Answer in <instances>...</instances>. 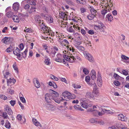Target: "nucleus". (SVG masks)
Wrapping results in <instances>:
<instances>
[{"mask_svg":"<svg viewBox=\"0 0 129 129\" xmlns=\"http://www.w3.org/2000/svg\"><path fill=\"white\" fill-rule=\"evenodd\" d=\"M63 56L66 61H67L71 63L74 62L76 59L79 60H81L80 58L77 56L76 54L75 53H73L72 54H71L68 55H67V53H65Z\"/></svg>","mask_w":129,"mask_h":129,"instance_id":"f257e3e1","label":"nucleus"},{"mask_svg":"<svg viewBox=\"0 0 129 129\" xmlns=\"http://www.w3.org/2000/svg\"><path fill=\"white\" fill-rule=\"evenodd\" d=\"M50 91L52 92L51 93H46L45 94V100L48 102H50L51 101L53 100L54 97H57L59 96V94L57 92L53 90L50 89Z\"/></svg>","mask_w":129,"mask_h":129,"instance_id":"f03ea898","label":"nucleus"},{"mask_svg":"<svg viewBox=\"0 0 129 129\" xmlns=\"http://www.w3.org/2000/svg\"><path fill=\"white\" fill-rule=\"evenodd\" d=\"M41 29L42 30L46 35H48L51 36H54V33L51 30L50 28L45 26V25H41Z\"/></svg>","mask_w":129,"mask_h":129,"instance_id":"7ed1b4c3","label":"nucleus"},{"mask_svg":"<svg viewBox=\"0 0 129 129\" xmlns=\"http://www.w3.org/2000/svg\"><path fill=\"white\" fill-rule=\"evenodd\" d=\"M61 98L62 100L69 101L70 99H74V97L70 92L66 91L62 93V96Z\"/></svg>","mask_w":129,"mask_h":129,"instance_id":"20e7f679","label":"nucleus"},{"mask_svg":"<svg viewBox=\"0 0 129 129\" xmlns=\"http://www.w3.org/2000/svg\"><path fill=\"white\" fill-rule=\"evenodd\" d=\"M92 82V83L91 84L90 83V85H93L95 86V87L94 88L92 93L94 94V96H98L99 95V90L97 89L96 85L94 81H93Z\"/></svg>","mask_w":129,"mask_h":129,"instance_id":"39448f33","label":"nucleus"},{"mask_svg":"<svg viewBox=\"0 0 129 129\" xmlns=\"http://www.w3.org/2000/svg\"><path fill=\"white\" fill-rule=\"evenodd\" d=\"M83 53L85 58L89 62H94V60L93 56L88 52L86 51H84Z\"/></svg>","mask_w":129,"mask_h":129,"instance_id":"423d86ee","label":"nucleus"},{"mask_svg":"<svg viewBox=\"0 0 129 129\" xmlns=\"http://www.w3.org/2000/svg\"><path fill=\"white\" fill-rule=\"evenodd\" d=\"M13 53L14 55L17 56V57L19 59H21L20 58L21 56V50H20L17 47H15L14 48Z\"/></svg>","mask_w":129,"mask_h":129,"instance_id":"0eeeda50","label":"nucleus"},{"mask_svg":"<svg viewBox=\"0 0 129 129\" xmlns=\"http://www.w3.org/2000/svg\"><path fill=\"white\" fill-rule=\"evenodd\" d=\"M12 41V39L11 38L5 37L2 40V42L4 43L7 44H9L11 43Z\"/></svg>","mask_w":129,"mask_h":129,"instance_id":"6e6552de","label":"nucleus"},{"mask_svg":"<svg viewBox=\"0 0 129 129\" xmlns=\"http://www.w3.org/2000/svg\"><path fill=\"white\" fill-rule=\"evenodd\" d=\"M94 27L98 28L99 30L103 31L105 27L102 23L101 22H98V24L94 25Z\"/></svg>","mask_w":129,"mask_h":129,"instance_id":"1a4fd4ad","label":"nucleus"},{"mask_svg":"<svg viewBox=\"0 0 129 129\" xmlns=\"http://www.w3.org/2000/svg\"><path fill=\"white\" fill-rule=\"evenodd\" d=\"M44 18L46 19L47 22L48 23H51L53 21L52 17L49 15H45L44 16Z\"/></svg>","mask_w":129,"mask_h":129,"instance_id":"9d476101","label":"nucleus"},{"mask_svg":"<svg viewBox=\"0 0 129 129\" xmlns=\"http://www.w3.org/2000/svg\"><path fill=\"white\" fill-rule=\"evenodd\" d=\"M97 82L98 86L101 87L102 84V78L101 75L98 73V74Z\"/></svg>","mask_w":129,"mask_h":129,"instance_id":"9b49d317","label":"nucleus"},{"mask_svg":"<svg viewBox=\"0 0 129 129\" xmlns=\"http://www.w3.org/2000/svg\"><path fill=\"white\" fill-rule=\"evenodd\" d=\"M59 16L61 18L63 19V20H68L67 19L68 15L64 12H60L59 13Z\"/></svg>","mask_w":129,"mask_h":129,"instance_id":"f8f14e48","label":"nucleus"},{"mask_svg":"<svg viewBox=\"0 0 129 129\" xmlns=\"http://www.w3.org/2000/svg\"><path fill=\"white\" fill-rule=\"evenodd\" d=\"M35 20L37 22L40 24L41 28V25H44L43 22H41L42 21L41 20V17L39 15H37L35 17Z\"/></svg>","mask_w":129,"mask_h":129,"instance_id":"ddd939ff","label":"nucleus"},{"mask_svg":"<svg viewBox=\"0 0 129 129\" xmlns=\"http://www.w3.org/2000/svg\"><path fill=\"white\" fill-rule=\"evenodd\" d=\"M118 118L119 120L122 121H126L127 120V117L121 114H119L118 115Z\"/></svg>","mask_w":129,"mask_h":129,"instance_id":"4468645a","label":"nucleus"},{"mask_svg":"<svg viewBox=\"0 0 129 129\" xmlns=\"http://www.w3.org/2000/svg\"><path fill=\"white\" fill-rule=\"evenodd\" d=\"M85 96L88 99H92L93 100L94 99V96L93 93L89 91H88L86 92Z\"/></svg>","mask_w":129,"mask_h":129,"instance_id":"2eb2a0df","label":"nucleus"},{"mask_svg":"<svg viewBox=\"0 0 129 129\" xmlns=\"http://www.w3.org/2000/svg\"><path fill=\"white\" fill-rule=\"evenodd\" d=\"M5 110L8 113L9 115H11L13 114V112L11 109L10 107L7 105H6L5 106Z\"/></svg>","mask_w":129,"mask_h":129,"instance_id":"dca6fc26","label":"nucleus"},{"mask_svg":"<svg viewBox=\"0 0 129 129\" xmlns=\"http://www.w3.org/2000/svg\"><path fill=\"white\" fill-rule=\"evenodd\" d=\"M33 83L35 86L37 88H39L40 86V85L37 78H35L33 79Z\"/></svg>","mask_w":129,"mask_h":129,"instance_id":"f3484780","label":"nucleus"},{"mask_svg":"<svg viewBox=\"0 0 129 129\" xmlns=\"http://www.w3.org/2000/svg\"><path fill=\"white\" fill-rule=\"evenodd\" d=\"M45 59L44 61V63L46 65H49L51 63L50 59L46 56H45Z\"/></svg>","mask_w":129,"mask_h":129,"instance_id":"a211bd4d","label":"nucleus"},{"mask_svg":"<svg viewBox=\"0 0 129 129\" xmlns=\"http://www.w3.org/2000/svg\"><path fill=\"white\" fill-rule=\"evenodd\" d=\"M121 58L122 60L126 63H129V58L124 55H121Z\"/></svg>","mask_w":129,"mask_h":129,"instance_id":"6ab92c4d","label":"nucleus"},{"mask_svg":"<svg viewBox=\"0 0 129 129\" xmlns=\"http://www.w3.org/2000/svg\"><path fill=\"white\" fill-rule=\"evenodd\" d=\"M67 49L68 51H69L71 53L72 52H76V49H74L73 47L71 46L67 45L66 46Z\"/></svg>","mask_w":129,"mask_h":129,"instance_id":"aec40b11","label":"nucleus"},{"mask_svg":"<svg viewBox=\"0 0 129 129\" xmlns=\"http://www.w3.org/2000/svg\"><path fill=\"white\" fill-rule=\"evenodd\" d=\"M32 121L34 125L37 126H39L40 127H42V126L40 123L39 122H38L37 120L35 118H33L32 119Z\"/></svg>","mask_w":129,"mask_h":129,"instance_id":"412c9836","label":"nucleus"},{"mask_svg":"<svg viewBox=\"0 0 129 129\" xmlns=\"http://www.w3.org/2000/svg\"><path fill=\"white\" fill-rule=\"evenodd\" d=\"M64 37H61L59 39H58V41L60 43V44L62 46L64 45V46H66V45L65 44V39H63Z\"/></svg>","mask_w":129,"mask_h":129,"instance_id":"4be33fe9","label":"nucleus"},{"mask_svg":"<svg viewBox=\"0 0 129 129\" xmlns=\"http://www.w3.org/2000/svg\"><path fill=\"white\" fill-rule=\"evenodd\" d=\"M91 78L92 80H94L96 79V74L95 71L92 70H91Z\"/></svg>","mask_w":129,"mask_h":129,"instance_id":"5701e85b","label":"nucleus"},{"mask_svg":"<svg viewBox=\"0 0 129 129\" xmlns=\"http://www.w3.org/2000/svg\"><path fill=\"white\" fill-rule=\"evenodd\" d=\"M46 106L47 109L49 110L53 111L55 109L54 106L52 105L48 104Z\"/></svg>","mask_w":129,"mask_h":129,"instance_id":"b1692460","label":"nucleus"},{"mask_svg":"<svg viewBox=\"0 0 129 129\" xmlns=\"http://www.w3.org/2000/svg\"><path fill=\"white\" fill-rule=\"evenodd\" d=\"M106 20L108 19L109 21L111 22L113 20V18L112 15L111 14H108L106 16Z\"/></svg>","mask_w":129,"mask_h":129,"instance_id":"393cba45","label":"nucleus"},{"mask_svg":"<svg viewBox=\"0 0 129 129\" xmlns=\"http://www.w3.org/2000/svg\"><path fill=\"white\" fill-rule=\"evenodd\" d=\"M19 7V4L18 3L16 2L13 5V8L15 11H17Z\"/></svg>","mask_w":129,"mask_h":129,"instance_id":"a878e982","label":"nucleus"},{"mask_svg":"<svg viewBox=\"0 0 129 129\" xmlns=\"http://www.w3.org/2000/svg\"><path fill=\"white\" fill-rule=\"evenodd\" d=\"M16 80L13 78L11 79L10 78L7 80V83L8 86L10 84L13 83L14 84L16 82Z\"/></svg>","mask_w":129,"mask_h":129,"instance_id":"bb28decb","label":"nucleus"},{"mask_svg":"<svg viewBox=\"0 0 129 129\" xmlns=\"http://www.w3.org/2000/svg\"><path fill=\"white\" fill-rule=\"evenodd\" d=\"M61 55L60 54H58L57 55V58L55 59V60L58 62H60L61 61Z\"/></svg>","mask_w":129,"mask_h":129,"instance_id":"cd10ccee","label":"nucleus"},{"mask_svg":"<svg viewBox=\"0 0 129 129\" xmlns=\"http://www.w3.org/2000/svg\"><path fill=\"white\" fill-rule=\"evenodd\" d=\"M36 9V8L35 7H31L30 8L28 11V13L31 14L33 12H35Z\"/></svg>","mask_w":129,"mask_h":129,"instance_id":"c85d7f7f","label":"nucleus"},{"mask_svg":"<svg viewBox=\"0 0 129 129\" xmlns=\"http://www.w3.org/2000/svg\"><path fill=\"white\" fill-rule=\"evenodd\" d=\"M13 67L14 68V70L15 71V72L17 74H18V68L16 66V64L15 62L13 64Z\"/></svg>","mask_w":129,"mask_h":129,"instance_id":"c756f323","label":"nucleus"},{"mask_svg":"<svg viewBox=\"0 0 129 129\" xmlns=\"http://www.w3.org/2000/svg\"><path fill=\"white\" fill-rule=\"evenodd\" d=\"M3 73L4 74V77L5 78H7L9 76L10 73L9 72L7 71H3Z\"/></svg>","mask_w":129,"mask_h":129,"instance_id":"7c9ffc66","label":"nucleus"},{"mask_svg":"<svg viewBox=\"0 0 129 129\" xmlns=\"http://www.w3.org/2000/svg\"><path fill=\"white\" fill-rule=\"evenodd\" d=\"M74 107L75 110H80L81 111H82L83 110L80 106L78 105H75L74 106Z\"/></svg>","mask_w":129,"mask_h":129,"instance_id":"2f4dec72","label":"nucleus"},{"mask_svg":"<svg viewBox=\"0 0 129 129\" xmlns=\"http://www.w3.org/2000/svg\"><path fill=\"white\" fill-rule=\"evenodd\" d=\"M80 105L82 107L84 108H86L88 107V104L84 102L81 103Z\"/></svg>","mask_w":129,"mask_h":129,"instance_id":"473e14b6","label":"nucleus"},{"mask_svg":"<svg viewBox=\"0 0 129 129\" xmlns=\"http://www.w3.org/2000/svg\"><path fill=\"white\" fill-rule=\"evenodd\" d=\"M96 15V14L95 15L92 14H90L87 16V18L89 20H92L95 16V15Z\"/></svg>","mask_w":129,"mask_h":129,"instance_id":"72a5a7b5","label":"nucleus"},{"mask_svg":"<svg viewBox=\"0 0 129 129\" xmlns=\"http://www.w3.org/2000/svg\"><path fill=\"white\" fill-rule=\"evenodd\" d=\"M13 21L15 22H18L19 21V19L17 15H14L13 16Z\"/></svg>","mask_w":129,"mask_h":129,"instance_id":"f704fd0d","label":"nucleus"},{"mask_svg":"<svg viewBox=\"0 0 129 129\" xmlns=\"http://www.w3.org/2000/svg\"><path fill=\"white\" fill-rule=\"evenodd\" d=\"M28 3L29 4L35 6L36 5L35 0H28Z\"/></svg>","mask_w":129,"mask_h":129,"instance_id":"c9c22d12","label":"nucleus"},{"mask_svg":"<svg viewBox=\"0 0 129 129\" xmlns=\"http://www.w3.org/2000/svg\"><path fill=\"white\" fill-rule=\"evenodd\" d=\"M5 126L7 128H10L11 127L10 123L8 120L6 121Z\"/></svg>","mask_w":129,"mask_h":129,"instance_id":"e433bc0d","label":"nucleus"},{"mask_svg":"<svg viewBox=\"0 0 129 129\" xmlns=\"http://www.w3.org/2000/svg\"><path fill=\"white\" fill-rule=\"evenodd\" d=\"M90 7L91 8L90 11L91 14L95 15V14L97 12L96 10H95L94 8H93L91 6Z\"/></svg>","mask_w":129,"mask_h":129,"instance_id":"4c0bfd02","label":"nucleus"},{"mask_svg":"<svg viewBox=\"0 0 129 129\" xmlns=\"http://www.w3.org/2000/svg\"><path fill=\"white\" fill-rule=\"evenodd\" d=\"M42 46L46 50V51L48 54H50V52L48 50V47L45 44H43Z\"/></svg>","mask_w":129,"mask_h":129,"instance_id":"58836bf2","label":"nucleus"},{"mask_svg":"<svg viewBox=\"0 0 129 129\" xmlns=\"http://www.w3.org/2000/svg\"><path fill=\"white\" fill-rule=\"evenodd\" d=\"M13 14V13L11 11H9L7 13V16L9 18H11Z\"/></svg>","mask_w":129,"mask_h":129,"instance_id":"ea45409f","label":"nucleus"},{"mask_svg":"<svg viewBox=\"0 0 129 129\" xmlns=\"http://www.w3.org/2000/svg\"><path fill=\"white\" fill-rule=\"evenodd\" d=\"M77 2L78 3L81 4H85L86 3L85 0H76Z\"/></svg>","mask_w":129,"mask_h":129,"instance_id":"a19ab883","label":"nucleus"},{"mask_svg":"<svg viewBox=\"0 0 129 129\" xmlns=\"http://www.w3.org/2000/svg\"><path fill=\"white\" fill-rule=\"evenodd\" d=\"M24 31L25 32L31 33L33 32V30L30 28H27V27H26L25 29L24 30Z\"/></svg>","mask_w":129,"mask_h":129,"instance_id":"79ce46f5","label":"nucleus"},{"mask_svg":"<svg viewBox=\"0 0 129 129\" xmlns=\"http://www.w3.org/2000/svg\"><path fill=\"white\" fill-rule=\"evenodd\" d=\"M27 50L26 49L22 53V56L23 57L25 58L26 57V53L27 52Z\"/></svg>","mask_w":129,"mask_h":129,"instance_id":"37998d69","label":"nucleus"},{"mask_svg":"<svg viewBox=\"0 0 129 129\" xmlns=\"http://www.w3.org/2000/svg\"><path fill=\"white\" fill-rule=\"evenodd\" d=\"M56 53V51H55L54 50L52 49L51 50V51L50 52V54H50L53 57H54L55 55V54Z\"/></svg>","mask_w":129,"mask_h":129,"instance_id":"c03bdc74","label":"nucleus"},{"mask_svg":"<svg viewBox=\"0 0 129 129\" xmlns=\"http://www.w3.org/2000/svg\"><path fill=\"white\" fill-rule=\"evenodd\" d=\"M66 2L67 4L70 5L71 6L74 5V3L72 0H66Z\"/></svg>","mask_w":129,"mask_h":129,"instance_id":"a18cd8bd","label":"nucleus"},{"mask_svg":"<svg viewBox=\"0 0 129 129\" xmlns=\"http://www.w3.org/2000/svg\"><path fill=\"white\" fill-rule=\"evenodd\" d=\"M50 77L52 79L55 81H57L58 80V78L57 77H55L53 75H51Z\"/></svg>","mask_w":129,"mask_h":129,"instance_id":"49530a36","label":"nucleus"},{"mask_svg":"<svg viewBox=\"0 0 129 129\" xmlns=\"http://www.w3.org/2000/svg\"><path fill=\"white\" fill-rule=\"evenodd\" d=\"M77 48L79 50L84 51L85 50L84 48L81 46H78L77 47Z\"/></svg>","mask_w":129,"mask_h":129,"instance_id":"de8ad7c7","label":"nucleus"},{"mask_svg":"<svg viewBox=\"0 0 129 129\" xmlns=\"http://www.w3.org/2000/svg\"><path fill=\"white\" fill-rule=\"evenodd\" d=\"M122 72L123 74L125 76L128 75V71H127L126 70H123L122 71Z\"/></svg>","mask_w":129,"mask_h":129,"instance_id":"09e8293b","label":"nucleus"},{"mask_svg":"<svg viewBox=\"0 0 129 129\" xmlns=\"http://www.w3.org/2000/svg\"><path fill=\"white\" fill-rule=\"evenodd\" d=\"M89 122L91 123H96V119L94 118H91L89 120Z\"/></svg>","mask_w":129,"mask_h":129,"instance_id":"8fccbe9b","label":"nucleus"},{"mask_svg":"<svg viewBox=\"0 0 129 129\" xmlns=\"http://www.w3.org/2000/svg\"><path fill=\"white\" fill-rule=\"evenodd\" d=\"M72 86L74 88H79L81 87V86L80 85H78L76 84H73Z\"/></svg>","mask_w":129,"mask_h":129,"instance_id":"3c124183","label":"nucleus"},{"mask_svg":"<svg viewBox=\"0 0 129 129\" xmlns=\"http://www.w3.org/2000/svg\"><path fill=\"white\" fill-rule=\"evenodd\" d=\"M3 116L4 117V119H7L8 118V116L7 115V114L6 112H4L3 113Z\"/></svg>","mask_w":129,"mask_h":129,"instance_id":"603ef678","label":"nucleus"},{"mask_svg":"<svg viewBox=\"0 0 129 129\" xmlns=\"http://www.w3.org/2000/svg\"><path fill=\"white\" fill-rule=\"evenodd\" d=\"M104 111V112H105L107 114H110L112 113V112L110 110H107L106 109H103V110Z\"/></svg>","mask_w":129,"mask_h":129,"instance_id":"864d4df0","label":"nucleus"},{"mask_svg":"<svg viewBox=\"0 0 129 129\" xmlns=\"http://www.w3.org/2000/svg\"><path fill=\"white\" fill-rule=\"evenodd\" d=\"M83 72L86 75L88 74L89 73L88 70L86 68H84L83 69Z\"/></svg>","mask_w":129,"mask_h":129,"instance_id":"5fc2aeb1","label":"nucleus"},{"mask_svg":"<svg viewBox=\"0 0 129 129\" xmlns=\"http://www.w3.org/2000/svg\"><path fill=\"white\" fill-rule=\"evenodd\" d=\"M104 123V122L102 120L97 121L96 123V124H99L100 125H103Z\"/></svg>","mask_w":129,"mask_h":129,"instance_id":"6e6d98bb","label":"nucleus"},{"mask_svg":"<svg viewBox=\"0 0 129 129\" xmlns=\"http://www.w3.org/2000/svg\"><path fill=\"white\" fill-rule=\"evenodd\" d=\"M114 84L116 86H119L120 84V83L118 81H115L114 82Z\"/></svg>","mask_w":129,"mask_h":129,"instance_id":"4d7b16f0","label":"nucleus"},{"mask_svg":"<svg viewBox=\"0 0 129 129\" xmlns=\"http://www.w3.org/2000/svg\"><path fill=\"white\" fill-rule=\"evenodd\" d=\"M90 80V77L89 76H87L85 78V80L86 82H89Z\"/></svg>","mask_w":129,"mask_h":129,"instance_id":"13d9d810","label":"nucleus"},{"mask_svg":"<svg viewBox=\"0 0 129 129\" xmlns=\"http://www.w3.org/2000/svg\"><path fill=\"white\" fill-rule=\"evenodd\" d=\"M0 98L4 100H6L7 99V97L6 96L3 94L0 95Z\"/></svg>","mask_w":129,"mask_h":129,"instance_id":"bf43d9fd","label":"nucleus"},{"mask_svg":"<svg viewBox=\"0 0 129 129\" xmlns=\"http://www.w3.org/2000/svg\"><path fill=\"white\" fill-rule=\"evenodd\" d=\"M53 100L54 101L56 102L58 104L60 103L61 101H62V99L61 100H60L58 99H56L55 97L53 99Z\"/></svg>","mask_w":129,"mask_h":129,"instance_id":"052dcab7","label":"nucleus"},{"mask_svg":"<svg viewBox=\"0 0 129 129\" xmlns=\"http://www.w3.org/2000/svg\"><path fill=\"white\" fill-rule=\"evenodd\" d=\"M103 110V109H102V111L101 112H97V113L99 116H102L104 114V111Z\"/></svg>","mask_w":129,"mask_h":129,"instance_id":"680f3d73","label":"nucleus"},{"mask_svg":"<svg viewBox=\"0 0 129 129\" xmlns=\"http://www.w3.org/2000/svg\"><path fill=\"white\" fill-rule=\"evenodd\" d=\"M85 43L87 47L90 46V47H91L92 46L91 45H90L91 43L90 41H88L87 42H85Z\"/></svg>","mask_w":129,"mask_h":129,"instance_id":"e2e57ef3","label":"nucleus"},{"mask_svg":"<svg viewBox=\"0 0 129 129\" xmlns=\"http://www.w3.org/2000/svg\"><path fill=\"white\" fill-rule=\"evenodd\" d=\"M11 105L13 106H14L16 104V101L15 100H11L10 102Z\"/></svg>","mask_w":129,"mask_h":129,"instance_id":"0e129e2a","label":"nucleus"},{"mask_svg":"<svg viewBox=\"0 0 129 129\" xmlns=\"http://www.w3.org/2000/svg\"><path fill=\"white\" fill-rule=\"evenodd\" d=\"M7 91L11 94H13L14 92L13 90H12L10 88H8L7 89Z\"/></svg>","mask_w":129,"mask_h":129,"instance_id":"69168bd1","label":"nucleus"},{"mask_svg":"<svg viewBox=\"0 0 129 129\" xmlns=\"http://www.w3.org/2000/svg\"><path fill=\"white\" fill-rule=\"evenodd\" d=\"M17 119L18 120L21 121L22 119V117L21 115L20 114L18 115L17 116Z\"/></svg>","mask_w":129,"mask_h":129,"instance_id":"338daca9","label":"nucleus"},{"mask_svg":"<svg viewBox=\"0 0 129 129\" xmlns=\"http://www.w3.org/2000/svg\"><path fill=\"white\" fill-rule=\"evenodd\" d=\"M114 77L116 79H119V76L117 74L115 73L114 75Z\"/></svg>","mask_w":129,"mask_h":129,"instance_id":"774afa93","label":"nucleus"}]
</instances>
